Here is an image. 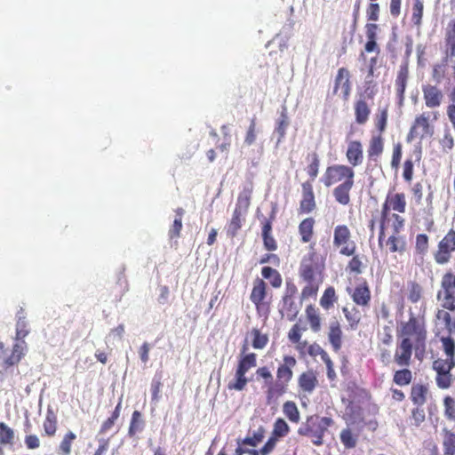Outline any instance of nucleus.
I'll return each instance as SVG.
<instances>
[{"label": "nucleus", "mask_w": 455, "mask_h": 455, "mask_svg": "<svg viewBox=\"0 0 455 455\" xmlns=\"http://www.w3.org/2000/svg\"><path fill=\"white\" fill-rule=\"evenodd\" d=\"M409 66L404 62L399 66L394 83L397 105L403 107L405 100V91L409 81Z\"/></svg>", "instance_id": "18"}, {"label": "nucleus", "mask_w": 455, "mask_h": 455, "mask_svg": "<svg viewBox=\"0 0 455 455\" xmlns=\"http://www.w3.org/2000/svg\"><path fill=\"white\" fill-rule=\"evenodd\" d=\"M307 322L313 332H319L322 329V316L319 309L315 305H308L305 309Z\"/></svg>", "instance_id": "30"}, {"label": "nucleus", "mask_w": 455, "mask_h": 455, "mask_svg": "<svg viewBox=\"0 0 455 455\" xmlns=\"http://www.w3.org/2000/svg\"><path fill=\"white\" fill-rule=\"evenodd\" d=\"M141 424V413L139 411H134L128 429L129 435L134 436L137 432L140 431L142 429Z\"/></svg>", "instance_id": "53"}, {"label": "nucleus", "mask_w": 455, "mask_h": 455, "mask_svg": "<svg viewBox=\"0 0 455 455\" xmlns=\"http://www.w3.org/2000/svg\"><path fill=\"white\" fill-rule=\"evenodd\" d=\"M76 439V435L72 431L67 432L60 445L58 447V453L60 455H69L71 453V448L74 441Z\"/></svg>", "instance_id": "46"}, {"label": "nucleus", "mask_w": 455, "mask_h": 455, "mask_svg": "<svg viewBox=\"0 0 455 455\" xmlns=\"http://www.w3.org/2000/svg\"><path fill=\"white\" fill-rule=\"evenodd\" d=\"M426 419L425 411L422 406H416L411 410L410 422L411 426L419 427Z\"/></svg>", "instance_id": "51"}, {"label": "nucleus", "mask_w": 455, "mask_h": 455, "mask_svg": "<svg viewBox=\"0 0 455 455\" xmlns=\"http://www.w3.org/2000/svg\"><path fill=\"white\" fill-rule=\"evenodd\" d=\"M291 427L283 418H277L274 424L271 435L277 439L284 438L289 435Z\"/></svg>", "instance_id": "44"}, {"label": "nucleus", "mask_w": 455, "mask_h": 455, "mask_svg": "<svg viewBox=\"0 0 455 455\" xmlns=\"http://www.w3.org/2000/svg\"><path fill=\"white\" fill-rule=\"evenodd\" d=\"M423 12L424 2L422 0H413L411 20L417 28H419L422 25Z\"/></svg>", "instance_id": "43"}, {"label": "nucleus", "mask_w": 455, "mask_h": 455, "mask_svg": "<svg viewBox=\"0 0 455 455\" xmlns=\"http://www.w3.org/2000/svg\"><path fill=\"white\" fill-rule=\"evenodd\" d=\"M333 245L339 249L343 256L350 257L356 251V243L352 240V234L347 225H337L333 230Z\"/></svg>", "instance_id": "15"}, {"label": "nucleus", "mask_w": 455, "mask_h": 455, "mask_svg": "<svg viewBox=\"0 0 455 455\" xmlns=\"http://www.w3.org/2000/svg\"><path fill=\"white\" fill-rule=\"evenodd\" d=\"M414 344L407 339H402L398 341L394 355V362L401 367H408L411 362L412 350Z\"/></svg>", "instance_id": "19"}, {"label": "nucleus", "mask_w": 455, "mask_h": 455, "mask_svg": "<svg viewBox=\"0 0 455 455\" xmlns=\"http://www.w3.org/2000/svg\"><path fill=\"white\" fill-rule=\"evenodd\" d=\"M334 424L331 417H321L317 414L309 415L299 426L297 433L299 436L308 437L315 446L323 444V437L328 428Z\"/></svg>", "instance_id": "8"}, {"label": "nucleus", "mask_w": 455, "mask_h": 455, "mask_svg": "<svg viewBox=\"0 0 455 455\" xmlns=\"http://www.w3.org/2000/svg\"><path fill=\"white\" fill-rule=\"evenodd\" d=\"M455 368V358H437L432 363V369L435 371V384L441 389H448L452 383L451 371Z\"/></svg>", "instance_id": "13"}, {"label": "nucleus", "mask_w": 455, "mask_h": 455, "mask_svg": "<svg viewBox=\"0 0 455 455\" xmlns=\"http://www.w3.org/2000/svg\"><path fill=\"white\" fill-rule=\"evenodd\" d=\"M429 394V389L427 385L414 384L411 387L410 399L416 406H423L427 401Z\"/></svg>", "instance_id": "29"}, {"label": "nucleus", "mask_w": 455, "mask_h": 455, "mask_svg": "<svg viewBox=\"0 0 455 455\" xmlns=\"http://www.w3.org/2000/svg\"><path fill=\"white\" fill-rule=\"evenodd\" d=\"M244 220L245 214L243 212H240L239 209H235L232 214V218L227 226L228 236L230 238H234L235 236H236Z\"/></svg>", "instance_id": "31"}, {"label": "nucleus", "mask_w": 455, "mask_h": 455, "mask_svg": "<svg viewBox=\"0 0 455 455\" xmlns=\"http://www.w3.org/2000/svg\"><path fill=\"white\" fill-rule=\"evenodd\" d=\"M325 261L326 255L320 254L316 251L315 243L310 244L308 251L302 258L299 267V276L304 283L300 292L302 301L316 298L324 279Z\"/></svg>", "instance_id": "2"}, {"label": "nucleus", "mask_w": 455, "mask_h": 455, "mask_svg": "<svg viewBox=\"0 0 455 455\" xmlns=\"http://www.w3.org/2000/svg\"><path fill=\"white\" fill-rule=\"evenodd\" d=\"M283 310L287 312L288 317L292 320L298 314L293 299L291 296H283Z\"/></svg>", "instance_id": "61"}, {"label": "nucleus", "mask_w": 455, "mask_h": 455, "mask_svg": "<svg viewBox=\"0 0 455 455\" xmlns=\"http://www.w3.org/2000/svg\"><path fill=\"white\" fill-rule=\"evenodd\" d=\"M279 439L270 435L264 445L259 450L260 455H269L276 448Z\"/></svg>", "instance_id": "62"}, {"label": "nucleus", "mask_w": 455, "mask_h": 455, "mask_svg": "<svg viewBox=\"0 0 455 455\" xmlns=\"http://www.w3.org/2000/svg\"><path fill=\"white\" fill-rule=\"evenodd\" d=\"M297 359L291 355H284L278 363L275 371V379L267 366H261L256 370L258 380L262 379V387L265 388L266 401L267 404L276 403L277 400L289 391V386L294 376V368Z\"/></svg>", "instance_id": "1"}, {"label": "nucleus", "mask_w": 455, "mask_h": 455, "mask_svg": "<svg viewBox=\"0 0 455 455\" xmlns=\"http://www.w3.org/2000/svg\"><path fill=\"white\" fill-rule=\"evenodd\" d=\"M379 26L376 23H367L365 25V34L367 41L364 44V50L366 52H376L379 53L380 49L377 44V31Z\"/></svg>", "instance_id": "27"}, {"label": "nucleus", "mask_w": 455, "mask_h": 455, "mask_svg": "<svg viewBox=\"0 0 455 455\" xmlns=\"http://www.w3.org/2000/svg\"><path fill=\"white\" fill-rule=\"evenodd\" d=\"M251 346L255 349H263L268 343V336L266 333H262L259 329L253 328L251 331Z\"/></svg>", "instance_id": "47"}, {"label": "nucleus", "mask_w": 455, "mask_h": 455, "mask_svg": "<svg viewBox=\"0 0 455 455\" xmlns=\"http://www.w3.org/2000/svg\"><path fill=\"white\" fill-rule=\"evenodd\" d=\"M176 217L172 227L169 229V237L171 239L178 238L180 235V231L182 229V218L185 213L183 208L179 207L175 210Z\"/></svg>", "instance_id": "45"}, {"label": "nucleus", "mask_w": 455, "mask_h": 455, "mask_svg": "<svg viewBox=\"0 0 455 455\" xmlns=\"http://www.w3.org/2000/svg\"><path fill=\"white\" fill-rule=\"evenodd\" d=\"M283 413L291 423H299L300 420L299 410L293 401H286L283 404Z\"/></svg>", "instance_id": "39"}, {"label": "nucleus", "mask_w": 455, "mask_h": 455, "mask_svg": "<svg viewBox=\"0 0 455 455\" xmlns=\"http://www.w3.org/2000/svg\"><path fill=\"white\" fill-rule=\"evenodd\" d=\"M351 298L357 306L363 307L370 306L371 293L366 281H363L355 287Z\"/></svg>", "instance_id": "25"}, {"label": "nucleus", "mask_w": 455, "mask_h": 455, "mask_svg": "<svg viewBox=\"0 0 455 455\" xmlns=\"http://www.w3.org/2000/svg\"><path fill=\"white\" fill-rule=\"evenodd\" d=\"M352 259L348 261L347 269L356 275L362 273L363 263L358 255H352Z\"/></svg>", "instance_id": "63"}, {"label": "nucleus", "mask_w": 455, "mask_h": 455, "mask_svg": "<svg viewBox=\"0 0 455 455\" xmlns=\"http://www.w3.org/2000/svg\"><path fill=\"white\" fill-rule=\"evenodd\" d=\"M435 317L443 323L449 334L455 333V314L452 315L449 310L442 307L436 311Z\"/></svg>", "instance_id": "34"}, {"label": "nucleus", "mask_w": 455, "mask_h": 455, "mask_svg": "<svg viewBox=\"0 0 455 455\" xmlns=\"http://www.w3.org/2000/svg\"><path fill=\"white\" fill-rule=\"evenodd\" d=\"M443 415L449 421L455 422V399L451 395H445L443 399Z\"/></svg>", "instance_id": "49"}, {"label": "nucleus", "mask_w": 455, "mask_h": 455, "mask_svg": "<svg viewBox=\"0 0 455 455\" xmlns=\"http://www.w3.org/2000/svg\"><path fill=\"white\" fill-rule=\"evenodd\" d=\"M440 341L442 343L443 350L446 357L455 358V340L451 336L441 337Z\"/></svg>", "instance_id": "52"}, {"label": "nucleus", "mask_w": 455, "mask_h": 455, "mask_svg": "<svg viewBox=\"0 0 455 455\" xmlns=\"http://www.w3.org/2000/svg\"><path fill=\"white\" fill-rule=\"evenodd\" d=\"M307 354L313 358L319 355L323 363L330 358L328 353L316 342L307 346Z\"/></svg>", "instance_id": "54"}, {"label": "nucleus", "mask_w": 455, "mask_h": 455, "mask_svg": "<svg viewBox=\"0 0 455 455\" xmlns=\"http://www.w3.org/2000/svg\"><path fill=\"white\" fill-rule=\"evenodd\" d=\"M338 301V295L336 294L335 288L333 286H328L322 297L320 298V306L324 310H330L334 307V304Z\"/></svg>", "instance_id": "36"}, {"label": "nucleus", "mask_w": 455, "mask_h": 455, "mask_svg": "<svg viewBox=\"0 0 455 455\" xmlns=\"http://www.w3.org/2000/svg\"><path fill=\"white\" fill-rule=\"evenodd\" d=\"M263 278L269 280L273 288H280L283 283L281 274L271 267H263L261 269Z\"/></svg>", "instance_id": "40"}, {"label": "nucleus", "mask_w": 455, "mask_h": 455, "mask_svg": "<svg viewBox=\"0 0 455 455\" xmlns=\"http://www.w3.org/2000/svg\"><path fill=\"white\" fill-rule=\"evenodd\" d=\"M346 157L349 164L348 166H352L353 169L362 164L363 160V143L358 140L348 141Z\"/></svg>", "instance_id": "22"}, {"label": "nucleus", "mask_w": 455, "mask_h": 455, "mask_svg": "<svg viewBox=\"0 0 455 455\" xmlns=\"http://www.w3.org/2000/svg\"><path fill=\"white\" fill-rule=\"evenodd\" d=\"M440 145L445 151L451 150L454 147V138L450 131H445L443 138L440 140Z\"/></svg>", "instance_id": "64"}, {"label": "nucleus", "mask_w": 455, "mask_h": 455, "mask_svg": "<svg viewBox=\"0 0 455 455\" xmlns=\"http://www.w3.org/2000/svg\"><path fill=\"white\" fill-rule=\"evenodd\" d=\"M315 220L313 217L303 219L298 226L299 241L302 243H314Z\"/></svg>", "instance_id": "24"}, {"label": "nucleus", "mask_w": 455, "mask_h": 455, "mask_svg": "<svg viewBox=\"0 0 455 455\" xmlns=\"http://www.w3.org/2000/svg\"><path fill=\"white\" fill-rule=\"evenodd\" d=\"M380 7L375 2H371L366 8L367 20L375 23L379 19Z\"/></svg>", "instance_id": "60"}, {"label": "nucleus", "mask_w": 455, "mask_h": 455, "mask_svg": "<svg viewBox=\"0 0 455 455\" xmlns=\"http://www.w3.org/2000/svg\"><path fill=\"white\" fill-rule=\"evenodd\" d=\"M384 151V139L381 134L373 135L367 148V156L369 161L377 162Z\"/></svg>", "instance_id": "28"}, {"label": "nucleus", "mask_w": 455, "mask_h": 455, "mask_svg": "<svg viewBox=\"0 0 455 455\" xmlns=\"http://www.w3.org/2000/svg\"><path fill=\"white\" fill-rule=\"evenodd\" d=\"M318 386L316 372L310 369L300 373L298 377L299 390L304 394L311 395Z\"/></svg>", "instance_id": "23"}, {"label": "nucleus", "mask_w": 455, "mask_h": 455, "mask_svg": "<svg viewBox=\"0 0 455 455\" xmlns=\"http://www.w3.org/2000/svg\"><path fill=\"white\" fill-rule=\"evenodd\" d=\"M407 290H408V299L411 303H417L421 299L422 294H423V289L419 283H417L415 281L409 282L407 284Z\"/></svg>", "instance_id": "48"}, {"label": "nucleus", "mask_w": 455, "mask_h": 455, "mask_svg": "<svg viewBox=\"0 0 455 455\" xmlns=\"http://www.w3.org/2000/svg\"><path fill=\"white\" fill-rule=\"evenodd\" d=\"M14 437L13 429L4 422H0V445L12 444Z\"/></svg>", "instance_id": "50"}, {"label": "nucleus", "mask_w": 455, "mask_h": 455, "mask_svg": "<svg viewBox=\"0 0 455 455\" xmlns=\"http://www.w3.org/2000/svg\"><path fill=\"white\" fill-rule=\"evenodd\" d=\"M350 72L347 68H339L334 78L333 94H338L340 91L344 101H347L352 92V84L350 81Z\"/></svg>", "instance_id": "17"}, {"label": "nucleus", "mask_w": 455, "mask_h": 455, "mask_svg": "<svg viewBox=\"0 0 455 455\" xmlns=\"http://www.w3.org/2000/svg\"><path fill=\"white\" fill-rule=\"evenodd\" d=\"M266 432L267 430L265 427L260 425L257 429L250 433L249 435L242 439L241 443L251 447H256L264 440Z\"/></svg>", "instance_id": "33"}, {"label": "nucleus", "mask_w": 455, "mask_h": 455, "mask_svg": "<svg viewBox=\"0 0 455 455\" xmlns=\"http://www.w3.org/2000/svg\"><path fill=\"white\" fill-rule=\"evenodd\" d=\"M393 223L391 224L392 234L386 238L380 248H385L387 253H399L403 254L407 249L406 238L401 235L402 230L404 228L405 220L398 213L394 212L392 214Z\"/></svg>", "instance_id": "9"}, {"label": "nucleus", "mask_w": 455, "mask_h": 455, "mask_svg": "<svg viewBox=\"0 0 455 455\" xmlns=\"http://www.w3.org/2000/svg\"><path fill=\"white\" fill-rule=\"evenodd\" d=\"M306 160L308 163L306 172L309 180L301 183V199L298 209L300 215L309 214L316 209L313 182L319 173L320 157L317 152L313 151L307 155Z\"/></svg>", "instance_id": "4"}, {"label": "nucleus", "mask_w": 455, "mask_h": 455, "mask_svg": "<svg viewBox=\"0 0 455 455\" xmlns=\"http://www.w3.org/2000/svg\"><path fill=\"white\" fill-rule=\"evenodd\" d=\"M289 125V120L286 114V109L284 108L282 113L281 116L277 121V125L275 127V132L279 135V140L283 139L286 133V129Z\"/></svg>", "instance_id": "58"}, {"label": "nucleus", "mask_w": 455, "mask_h": 455, "mask_svg": "<svg viewBox=\"0 0 455 455\" xmlns=\"http://www.w3.org/2000/svg\"><path fill=\"white\" fill-rule=\"evenodd\" d=\"M455 253V230L451 228L439 241L437 249L434 252V259L438 265L450 262Z\"/></svg>", "instance_id": "16"}, {"label": "nucleus", "mask_w": 455, "mask_h": 455, "mask_svg": "<svg viewBox=\"0 0 455 455\" xmlns=\"http://www.w3.org/2000/svg\"><path fill=\"white\" fill-rule=\"evenodd\" d=\"M327 338L334 352L340 351L343 343V331L338 319H332L328 325Z\"/></svg>", "instance_id": "21"}, {"label": "nucleus", "mask_w": 455, "mask_h": 455, "mask_svg": "<svg viewBox=\"0 0 455 455\" xmlns=\"http://www.w3.org/2000/svg\"><path fill=\"white\" fill-rule=\"evenodd\" d=\"M423 100L427 108L435 109L442 105L443 93L437 85L424 84L422 86Z\"/></svg>", "instance_id": "20"}, {"label": "nucleus", "mask_w": 455, "mask_h": 455, "mask_svg": "<svg viewBox=\"0 0 455 455\" xmlns=\"http://www.w3.org/2000/svg\"><path fill=\"white\" fill-rule=\"evenodd\" d=\"M250 299L259 316L267 317L269 315L271 298H267V284L262 278L256 277L253 280Z\"/></svg>", "instance_id": "12"}, {"label": "nucleus", "mask_w": 455, "mask_h": 455, "mask_svg": "<svg viewBox=\"0 0 455 455\" xmlns=\"http://www.w3.org/2000/svg\"><path fill=\"white\" fill-rule=\"evenodd\" d=\"M406 205L407 202L404 193H387L386 199L382 204L379 217V245L382 246L385 237V229H387L389 223H393V213H391V211L398 213H404L406 211Z\"/></svg>", "instance_id": "7"}, {"label": "nucleus", "mask_w": 455, "mask_h": 455, "mask_svg": "<svg viewBox=\"0 0 455 455\" xmlns=\"http://www.w3.org/2000/svg\"><path fill=\"white\" fill-rule=\"evenodd\" d=\"M342 312L347 322V329L356 330L362 318L360 311L355 307H344Z\"/></svg>", "instance_id": "32"}, {"label": "nucleus", "mask_w": 455, "mask_h": 455, "mask_svg": "<svg viewBox=\"0 0 455 455\" xmlns=\"http://www.w3.org/2000/svg\"><path fill=\"white\" fill-rule=\"evenodd\" d=\"M448 63L443 59L441 62L435 63L432 67L431 76L435 83L441 84L447 76Z\"/></svg>", "instance_id": "41"}, {"label": "nucleus", "mask_w": 455, "mask_h": 455, "mask_svg": "<svg viewBox=\"0 0 455 455\" xmlns=\"http://www.w3.org/2000/svg\"><path fill=\"white\" fill-rule=\"evenodd\" d=\"M257 364V355L249 353L243 355L237 363L234 379L228 384V390L243 391L245 389L249 379L246 373Z\"/></svg>", "instance_id": "11"}, {"label": "nucleus", "mask_w": 455, "mask_h": 455, "mask_svg": "<svg viewBox=\"0 0 455 455\" xmlns=\"http://www.w3.org/2000/svg\"><path fill=\"white\" fill-rule=\"evenodd\" d=\"M438 118L439 113L437 111L422 112L418 115L409 130L406 141L411 143L416 139L423 140L431 137L434 133V126L431 123L437 121Z\"/></svg>", "instance_id": "10"}, {"label": "nucleus", "mask_w": 455, "mask_h": 455, "mask_svg": "<svg viewBox=\"0 0 455 455\" xmlns=\"http://www.w3.org/2000/svg\"><path fill=\"white\" fill-rule=\"evenodd\" d=\"M355 121L357 124H365L371 116V110L370 104L366 101L365 97L360 96L354 102Z\"/></svg>", "instance_id": "26"}, {"label": "nucleus", "mask_w": 455, "mask_h": 455, "mask_svg": "<svg viewBox=\"0 0 455 455\" xmlns=\"http://www.w3.org/2000/svg\"><path fill=\"white\" fill-rule=\"evenodd\" d=\"M412 379V371L407 367L395 371L393 375V382L400 387L409 386Z\"/></svg>", "instance_id": "38"}, {"label": "nucleus", "mask_w": 455, "mask_h": 455, "mask_svg": "<svg viewBox=\"0 0 455 455\" xmlns=\"http://www.w3.org/2000/svg\"><path fill=\"white\" fill-rule=\"evenodd\" d=\"M43 427L45 435L52 437L55 435L58 429V419L54 411L51 409L47 410L45 419L43 423Z\"/></svg>", "instance_id": "35"}, {"label": "nucleus", "mask_w": 455, "mask_h": 455, "mask_svg": "<svg viewBox=\"0 0 455 455\" xmlns=\"http://www.w3.org/2000/svg\"><path fill=\"white\" fill-rule=\"evenodd\" d=\"M30 332L28 323L23 308L17 313L15 343L12 345L11 354L0 364V373H4L10 367L17 365L24 357L28 346L24 339Z\"/></svg>", "instance_id": "6"}, {"label": "nucleus", "mask_w": 455, "mask_h": 455, "mask_svg": "<svg viewBox=\"0 0 455 455\" xmlns=\"http://www.w3.org/2000/svg\"><path fill=\"white\" fill-rule=\"evenodd\" d=\"M429 239L426 234H419L416 236L415 250L419 254H425L428 249Z\"/></svg>", "instance_id": "59"}, {"label": "nucleus", "mask_w": 455, "mask_h": 455, "mask_svg": "<svg viewBox=\"0 0 455 455\" xmlns=\"http://www.w3.org/2000/svg\"><path fill=\"white\" fill-rule=\"evenodd\" d=\"M397 337L412 341L415 349L425 350L427 338V319L425 313H410L407 321L401 322L396 330Z\"/></svg>", "instance_id": "5"}, {"label": "nucleus", "mask_w": 455, "mask_h": 455, "mask_svg": "<svg viewBox=\"0 0 455 455\" xmlns=\"http://www.w3.org/2000/svg\"><path fill=\"white\" fill-rule=\"evenodd\" d=\"M358 436V434L354 433L349 427L342 429L339 434L340 442L346 449L355 448L357 445Z\"/></svg>", "instance_id": "42"}, {"label": "nucleus", "mask_w": 455, "mask_h": 455, "mask_svg": "<svg viewBox=\"0 0 455 455\" xmlns=\"http://www.w3.org/2000/svg\"><path fill=\"white\" fill-rule=\"evenodd\" d=\"M257 123H256V117H252L250 121V125L247 129L245 137H244V143L247 146L252 145L256 141L257 138Z\"/></svg>", "instance_id": "57"}, {"label": "nucleus", "mask_w": 455, "mask_h": 455, "mask_svg": "<svg viewBox=\"0 0 455 455\" xmlns=\"http://www.w3.org/2000/svg\"><path fill=\"white\" fill-rule=\"evenodd\" d=\"M443 455H455V433L447 428L443 429Z\"/></svg>", "instance_id": "37"}, {"label": "nucleus", "mask_w": 455, "mask_h": 455, "mask_svg": "<svg viewBox=\"0 0 455 455\" xmlns=\"http://www.w3.org/2000/svg\"><path fill=\"white\" fill-rule=\"evenodd\" d=\"M355 171L352 166L335 164L326 168L322 181L326 188L337 185L332 191L335 201L341 205L350 203V192L355 184Z\"/></svg>", "instance_id": "3"}, {"label": "nucleus", "mask_w": 455, "mask_h": 455, "mask_svg": "<svg viewBox=\"0 0 455 455\" xmlns=\"http://www.w3.org/2000/svg\"><path fill=\"white\" fill-rule=\"evenodd\" d=\"M436 297L441 301L443 308L455 311V275L451 271L442 276L440 290Z\"/></svg>", "instance_id": "14"}, {"label": "nucleus", "mask_w": 455, "mask_h": 455, "mask_svg": "<svg viewBox=\"0 0 455 455\" xmlns=\"http://www.w3.org/2000/svg\"><path fill=\"white\" fill-rule=\"evenodd\" d=\"M387 116L388 110L387 107H385L382 109H379V113L375 116V126L380 133L386 130L387 124Z\"/></svg>", "instance_id": "56"}, {"label": "nucleus", "mask_w": 455, "mask_h": 455, "mask_svg": "<svg viewBox=\"0 0 455 455\" xmlns=\"http://www.w3.org/2000/svg\"><path fill=\"white\" fill-rule=\"evenodd\" d=\"M306 330L307 328L305 326H302L299 323H296L288 331V339L291 343H298Z\"/></svg>", "instance_id": "55"}]
</instances>
